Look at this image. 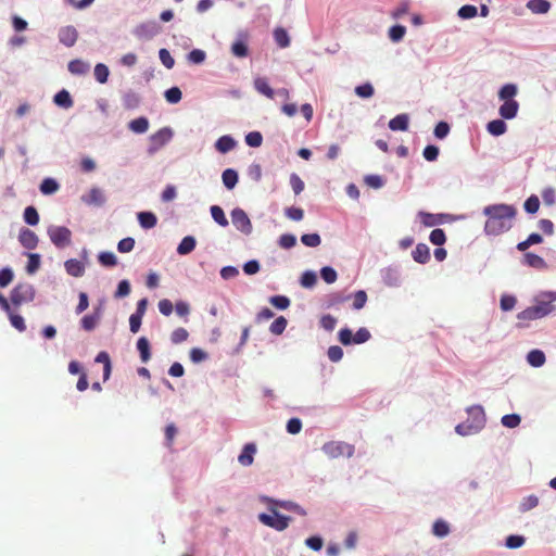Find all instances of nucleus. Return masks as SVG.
<instances>
[{
  "mask_svg": "<svg viewBox=\"0 0 556 556\" xmlns=\"http://www.w3.org/2000/svg\"><path fill=\"white\" fill-rule=\"evenodd\" d=\"M483 214L488 216L484 225L485 235L498 236L511 229V220L515 218L517 210L514 205L500 203L485 206Z\"/></svg>",
  "mask_w": 556,
  "mask_h": 556,
  "instance_id": "f257e3e1",
  "label": "nucleus"
},
{
  "mask_svg": "<svg viewBox=\"0 0 556 556\" xmlns=\"http://www.w3.org/2000/svg\"><path fill=\"white\" fill-rule=\"evenodd\" d=\"M554 301H556L555 291L543 292L535 298V305L527 307L518 313L517 318L519 320H535L543 318L554 311Z\"/></svg>",
  "mask_w": 556,
  "mask_h": 556,
  "instance_id": "f03ea898",
  "label": "nucleus"
},
{
  "mask_svg": "<svg viewBox=\"0 0 556 556\" xmlns=\"http://www.w3.org/2000/svg\"><path fill=\"white\" fill-rule=\"evenodd\" d=\"M468 418L455 427V432L462 437L479 433L486 424L484 409L481 405H472L466 409Z\"/></svg>",
  "mask_w": 556,
  "mask_h": 556,
  "instance_id": "7ed1b4c3",
  "label": "nucleus"
},
{
  "mask_svg": "<svg viewBox=\"0 0 556 556\" xmlns=\"http://www.w3.org/2000/svg\"><path fill=\"white\" fill-rule=\"evenodd\" d=\"M268 510L270 514H258V521L276 531H285L292 520L291 517L280 514L273 505H268Z\"/></svg>",
  "mask_w": 556,
  "mask_h": 556,
  "instance_id": "20e7f679",
  "label": "nucleus"
},
{
  "mask_svg": "<svg viewBox=\"0 0 556 556\" xmlns=\"http://www.w3.org/2000/svg\"><path fill=\"white\" fill-rule=\"evenodd\" d=\"M321 451L329 458H338L340 456L351 458L354 455L355 447L343 441H329L321 446Z\"/></svg>",
  "mask_w": 556,
  "mask_h": 556,
  "instance_id": "39448f33",
  "label": "nucleus"
},
{
  "mask_svg": "<svg viewBox=\"0 0 556 556\" xmlns=\"http://www.w3.org/2000/svg\"><path fill=\"white\" fill-rule=\"evenodd\" d=\"M35 296V287L28 282L16 285L10 293V300L12 304L15 306H20L23 303L31 302L34 301Z\"/></svg>",
  "mask_w": 556,
  "mask_h": 556,
  "instance_id": "423d86ee",
  "label": "nucleus"
},
{
  "mask_svg": "<svg viewBox=\"0 0 556 556\" xmlns=\"http://www.w3.org/2000/svg\"><path fill=\"white\" fill-rule=\"evenodd\" d=\"M47 235L58 249H65L72 243V231L65 226L50 225Z\"/></svg>",
  "mask_w": 556,
  "mask_h": 556,
  "instance_id": "0eeeda50",
  "label": "nucleus"
},
{
  "mask_svg": "<svg viewBox=\"0 0 556 556\" xmlns=\"http://www.w3.org/2000/svg\"><path fill=\"white\" fill-rule=\"evenodd\" d=\"M380 278L388 288H400L403 282L399 265H390L380 269Z\"/></svg>",
  "mask_w": 556,
  "mask_h": 556,
  "instance_id": "6e6552de",
  "label": "nucleus"
},
{
  "mask_svg": "<svg viewBox=\"0 0 556 556\" xmlns=\"http://www.w3.org/2000/svg\"><path fill=\"white\" fill-rule=\"evenodd\" d=\"M161 31V26L155 21H148L137 25L132 35L139 40L148 41L154 38Z\"/></svg>",
  "mask_w": 556,
  "mask_h": 556,
  "instance_id": "1a4fd4ad",
  "label": "nucleus"
},
{
  "mask_svg": "<svg viewBox=\"0 0 556 556\" xmlns=\"http://www.w3.org/2000/svg\"><path fill=\"white\" fill-rule=\"evenodd\" d=\"M174 136L173 129L170 127H163L153 135L150 136V146L148 148L149 154H153L160 148L165 146L167 142L172 140Z\"/></svg>",
  "mask_w": 556,
  "mask_h": 556,
  "instance_id": "9d476101",
  "label": "nucleus"
},
{
  "mask_svg": "<svg viewBox=\"0 0 556 556\" xmlns=\"http://www.w3.org/2000/svg\"><path fill=\"white\" fill-rule=\"evenodd\" d=\"M231 222L237 230L243 235H251L253 227L248 214L240 207H236L231 211Z\"/></svg>",
  "mask_w": 556,
  "mask_h": 556,
  "instance_id": "9b49d317",
  "label": "nucleus"
},
{
  "mask_svg": "<svg viewBox=\"0 0 556 556\" xmlns=\"http://www.w3.org/2000/svg\"><path fill=\"white\" fill-rule=\"evenodd\" d=\"M260 501L267 505H273L276 508L280 507L282 509L293 511L300 516H306V514H307L306 510L302 506H300L298 503L292 502V501L276 500V498L269 497L267 495H261Z\"/></svg>",
  "mask_w": 556,
  "mask_h": 556,
  "instance_id": "f8f14e48",
  "label": "nucleus"
},
{
  "mask_svg": "<svg viewBox=\"0 0 556 556\" xmlns=\"http://www.w3.org/2000/svg\"><path fill=\"white\" fill-rule=\"evenodd\" d=\"M418 216L420 217L421 223L426 227H433V226L441 225V224H444L445 222H450V220L454 219V217L450 214H445V213L433 214V213H428V212H422V211H420L418 213Z\"/></svg>",
  "mask_w": 556,
  "mask_h": 556,
  "instance_id": "ddd939ff",
  "label": "nucleus"
},
{
  "mask_svg": "<svg viewBox=\"0 0 556 556\" xmlns=\"http://www.w3.org/2000/svg\"><path fill=\"white\" fill-rule=\"evenodd\" d=\"M58 39L60 43L67 48H71L76 43L78 39V31L72 25L63 26L58 31Z\"/></svg>",
  "mask_w": 556,
  "mask_h": 556,
  "instance_id": "4468645a",
  "label": "nucleus"
},
{
  "mask_svg": "<svg viewBox=\"0 0 556 556\" xmlns=\"http://www.w3.org/2000/svg\"><path fill=\"white\" fill-rule=\"evenodd\" d=\"M257 452L255 443H247L243 445L241 453L238 456V462L243 467H249L254 462V456Z\"/></svg>",
  "mask_w": 556,
  "mask_h": 556,
  "instance_id": "2eb2a0df",
  "label": "nucleus"
},
{
  "mask_svg": "<svg viewBox=\"0 0 556 556\" xmlns=\"http://www.w3.org/2000/svg\"><path fill=\"white\" fill-rule=\"evenodd\" d=\"M81 201L88 205L102 206L105 203L106 198L100 188L93 187L90 189L88 194H84L81 197Z\"/></svg>",
  "mask_w": 556,
  "mask_h": 556,
  "instance_id": "dca6fc26",
  "label": "nucleus"
},
{
  "mask_svg": "<svg viewBox=\"0 0 556 556\" xmlns=\"http://www.w3.org/2000/svg\"><path fill=\"white\" fill-rule=\"evenodd\" d=\"M18 241L24 248L34 250L37 248L39 239L33 230L22 228L18 233Z\"/></svg>",
  "mask_w": 556,
  "mask_h": 556,
  "instance_id": "f3484780",
  "label": "nucleus"
},
{
  "mask_svg": "<svg viewBox=\"0 0 556 556\" xmlns=\"http://www.w3.org/2000/svg\"><path fill=\"white\" fill-rule=\"evenodd\" d=\"M248 36L244 33H239L237 39L231 45V53L237 58H245L249 53Z\"/></svg>",
  "mask_w": 556,
  "mask_h": 556,
  "instance_id": "a211bd4d",
  "label": "nucleus"
},
{
  "mask_svg": "<svg viewBox=\"0 0 556 556\" xmlns=\"http://www.w3.org/2000/svg\"><path fill=\"white\" fill-rule=\"evenodd\" d=\"M64 267L66 273L75 278L83 277L85 274V265L76 258H70L65 261Z\"/></svg>",
  "mask_w": 556,
  "mask_h": 556,
  "instance_id": "6ab92c4d",
  "label": "nucleus"
},
{
  "mask_svg": "<svg viewBox=\"0 0 556 556\" xmlns=\"http://www.w3.org/2000/svg\"><path fill=\"white\" fill-rule=\"evenodd\" d=\"M100 318H101V307H97L92 314L85 315L81 318V320H80L81 328L86 331H92L96 328V326L98 325Z\"/></svg>",
  "mask_w": 556,
  "mask_h": 556,
  "instance_id": "aec40b11",
  "label": "nucleus"
},
{
  "mask_svg": "<svg viewBox=\"0 0 556 556\" xmlns=\"http://www.w3.org/2000/svg\"><path fill=\"white\" fill-rule=\"evenodd\" d=\"M519 103L517 101H504L500 106L498 113L504 119H513L517 116Z\"/></svg>",
  "mask_w": 556,
  "mask_h": 556,
  "instance_id": "412c9836",
  "label": "nucleus"
},
{
  "mask_svg": "<svg viewBox=\"0 0 556 556\" xmlns=\"http://www.w3.org/2000/svg\"><path fill=\"white\" fill-rule=\"evenodd\" d=\"M522 264L540 270L547 268V264L544 258L531 252L525 253Z\"/></svg>",
  "mask_w": 556,
  "mask_h": 556,
  "instance_id": "4be33fe9",
  "label": "nucleus"
},
{
  "mask_svg": "<svg viewBox=\"0 0 556 556\" xmlns=\"http://www.w3.org/2000/svg\"><path fill=\"white\" fill-rule=\"evenodd\" d=\"M122 101H123V106L125 109L135 110L140 105L141 97L139 96V93L129 89L123 93Z\"/></svg>",
  "mask_w": 556,
  "mask_h": 556,
  "instance_id": "5701e85b",
  "label": "nucleus"
},
{
  "mask_svg": "<svg viewBox=\"0 0 556 556\" xmlns=\"http://www.w3.org/2000/svg\"><path fill=\"white\" fill-rule=\"evenodd\" d=\"M237 146V141L230 135L219 137L215 142V149L219 153H228Z\"/></svg>",
  "mask_w": 556,
  "mask_h": 556,
  "instance_id": "b1692460",
  "label": "nucleus"
},
{
  "mask_svg": "<svg viewBox=\"0 0 556 556\" xmlns=\"http://www.w3.org/2000/svg\"><path fill=\"white\" fill-rule=\"evenodd\" d=\"M137 219H138L139 225L143 229H151V228L155 227L157 224L156 215L150 211L139 212L137 214Z\"/></svg>",
  "mask_w": 556,
  "mask_h": 556,
  "instance_id": "393cba45",
  "label": "nucleus"
},
{
  "mask_svg": "<svg viewBox=\"0 0 556 556\" xmlns=\"http://www.w3.org/2000/svg\"><path fill=\"white\" fill-rule=\"evenodd\" d=\"M415 262L419 264H427L430 260V249L425 243H418L412 252Z\"/></svg>",
  "mask_w": 556,
  "mask_h": 556,
  "instance_id": "a878e982",
  "label": "nucleus"
},
{
  "mask_svg": "<svg viewBox=\"0 0 556 556\" xmlns=\"http://www.w3.org/2000/svg\"><path fill=\"white\" fill-rule=\"evenodd\" d=\"M409 117L407 114H399L391 118L389 122V128L393 131H405L408 129Z\"/></svg>",
  "mask_w": 556,
  "mask_h": 556,
  "instance_id": "bb28decb",
  "label": "nucleus"
},
{
  "mask_svg": "<svg viewBox=\"0 0 556 556\" xmlns=\"http://www.w3.org/2000/svg\"><path fill=\"white\" fill-rule=\"evenodd\" d=\"M53 102L62 109H70L74 104L71 93L66 89L58 91L53 97Z\"/></svg>",
  "mask_w": 556,
  "mask_h": 556,
  "instance_id": "cd10ccee",
  "label": "nucleus"
},
{
  "mask_svg": "<svg viewBox=\"0 0 556 556\" xmlns=\"http://www.w3.org/2000/svg\"><path fill=\"white\" fill-rule=\"evenodd\" d=\"M254 88L255 90L267 97L268 99H273L275 96V90L269 86L267 79L265 77H256L254 79Z\"/></svg>",
  "mask_w": 556,
  "mask_h": 556,
  "instance_id": "c85d7f7f",
  "label": "nucleus"
},
{
  "mask_svg": "<svg viewBox=\"0 0 556 556\" xmlns=\"http://www.w3.org/2000/svg\"><path fill=\"white\" fill-rule=\"evenodd\" d=\"M67 68L71 74L81 76L88 73L90 64L80 59H75L68 63Z\"/></svg>",
  "mask_w": 556,
  "mask_h": 556,
  "instance_id": "c756f323",
  "label": "nucleus"
},
{
  "mask_svg": "<svg viewBox=\"0 0 556 556\" xmlns=\"http://www.w3.org/2000/svg\"><path fill=\"white\" fill-rule=\"evenodd\" d=\"M533 14H546L551 9L547 0H529L526 4Z\"/></svg>",
  "mask_w": 556,
  "mask_h": 556,
  "instance_id": "7c9ffc66",
  "label": "nucleus"
},
{
  "mask_svg": "<svg viewBox=\"0 0 556 556\" xmlns=\"http://www.w3.org/2000/svg\"><path fill=\"white\" fill-rule=\"evenodd\" d=\"M222 180L228 190H232L239 180L238 172L233 168H226L222 174Z\"/></svg>",
  "mask_w": 556,
  "mask_h": 556,
  "instance_id": "2f4dec72",
  "label": "nucleus"
},
{
  "mask_svg": "<svg viewBox=\"0 0 556 556\" xmlns=\"http://www.w3.org/2000/svg\"><path fill=\"white\" fill-rule=\"evenodd\" d=\"M195 245H197L195 238L193 236H186L179 242V244L177 247V253L179 255H187L195 249Z\"/></svg>",
  "mask_w": 556,
  "mask_h": 556,
  "instance_id": "473e14b6",
  "label": "nucleus"
},
{
  "mask_svg": "<svg viewBox=\"0 0 556 556\" xmlns=\"http://www.w3.org/2000/svg\"><path fill=\"white\" fill-rule=\"evenodd\" d=\"M128 128L135 134H144L149 129V119L144 116L137 117L128 123Z\"/></svg>",
  "mask_w": 556,
  "mask_h": 556,
  "instance_id": "72a5a7b5",
  "label": "nucleus"
},
{
  "mask_svg": "<svg viewBox=\"0 0 556 556\" xmlns=\"http://www.w3.org/2000/svg\"><path fill=\"white\" fill-rule=\"evenodd\" d=\"M545 361H546V357H545L544 352L539 349L531 350L527 354V362L532 367L539 368L544 365Z\"/></svg>",
  "mask_w": 556,
  "mask_h": 556,
  "instance_id": "f704fd0d",
  "label": "nucleus"
},
{
  "mask_svg": "<svg viewBox=\"0 0 556 556\" xmlns=\"http://www.w3.org/2000/svg\"><path fill=\"white\" fill-rule=\"evenodd\" d=\"M486 130L492 136L498 137L506 132L507 125L503 119H493L486 124Z\"/></svg>",
  "mask_w": 556,
  "mask_h": 556,
  "instance_id": "c9c22d12",
  "label": "nucleus"
},
{
  "mask_svg": "<svg viewBox=\"0 0 556 556\" xmlns=\"http://www.w3.org/2000/svg\"><path fill=\"white\" fill-rule=\"evenodd\" d=\"M137 350L140 354L142 363H147L151 358L150 343L146 337H140L137 341Z\"/></svg>",
  "mask_w": 556,
  "mask_h": 556,
  "instance_id": "e433bc0d",
  "label": "nucleus"
},
{
  "mask_svg": "<svg viewBox=\"0 0 556 556\" xmlns=\"http://www.w3.org/2000/svg\"><path fill=\"white\" fill-rule=\"evenodd\" d=\"M28 257L25 270L28 275H34L38 271L41 265V256L38 253H27Z\"/></svg>",
  "mask_w": 556,
  "mask_h": 556,
  "instance_id": "4c0bfd02",
  "label": "nucleus"
},
{
  "mask_svg": "<svg viewBox=\"0 0 556 556\" xmlns=\"http://www.w3.org/2000/svg\"><path fill=\"white\" fill-rule=\"evenodd\" d=\"M518 88L515 84H506L498 90V98L502 101H515L513 98L517 94Z\"/></svg>",
  "mask_w": 556,
  "mask_h": 556,
  "instance_id": "58836bf2",
  "label": "nucleus"
},
{
  "mask_svg": "<svg viewBox=\"0 0 556 556\" xmlns=\"http://www.w3.org/2000/svg\"><path fill=\"white\" fill-rule=\"evenodd\" d=\"M211 216L216 224L222 227H227L229 222L225 215L224 210L219 205H212L210 207Z\"/></svg>",
  "mask_w": 556,
  "mask_h": 556,
  "instance_id": "ea45409f",
  "label": "nucleus"
},
{
  "mask_svg": "<svg viewBox=\"0 0 556 556\" xmlns=\"http://www.w3.org/2000/svg\"><path fill=\"white\" fill-rule=\"evenodd\" d=\"M39 190L42 194L50 195L59 190V184L54 178H45L39 186Z\"/></svg>",
  "mask_w": 556,
  "mask_h": 556,
  "instance_id": "a19ab883",
  "label": "nucleus"
},
{
  "mask_svg": "<svg viewBox=\"0 0 556 556\" xmlns=\"http://www.w3.org/2000/svg\"><path fill=\"white\" fill-rule=\"evenodd\" d=\"M405 34L406 27L401 24L393 25L388 30V37L394 43L402 41Z\"/></svg>",
  "mask_w": 556,
  "mask_h": 556,
  "instance_id": "79ce46f5",
  "label": "nucleus"
},
{
  "mask_svg": "<svg viewBox=\"0 0 556 556\" xmlns=\"http://www.w3.org/2000/svg\"><path fill=\"white\" fill-rule=\"evenodd\" d=\"M539 505V497L534 494L528 495L521 500L518 506L520 513H527Z\"/></svg>",
  "mask_w": 556,
  "mask_h": 556,
  "instance_id": "37998d69",
  "label": "nucleus"
},
{
  "mask_svg": "<svg viewBox=\"0 0 556 556\" xmlns=\"http://www.w3.org/2000/svg\"><path fill=\"white\" fill-rule=\"evenodd\" d=\"M98 262L103 267H114L117 265V257L113 252L102 251L98 254Z\"/></svg>",
  "mask_w": 556,
  "mask_h": 556,
  "instance_id": "c03bdc74",
  "label": "nucleus"
},
{
  "mask_svg": "<svg viewBox=\"0 0 556 556\" xmlns=\"http://www.w3.org/2000/svg\"><path fill=\"white\" fill-rule=\"evenodd\" d=\"M24 222L29 226H36L39 223V214L35 206L29 205L25 207L23 213Z\"/></svg>",
  "mask_w": 556,
  "mask_h": 556,
  "instance_id": "a18cd8bd",
  "label": "nucleus"
},
{
  "mask_svg": "<svg viewBox=\"0 0 556 556\" xmlns=\"http://www.w3.org/2000/svg\"><path fill=\"white\" fill-rule=\"evenodd\" d=\"M274 39L280 48H287L290 46L289 34L282 27H278L274 30Z\"/></svg>",
  "mask_w": 556,
  "mask_h": 556,
  "instance_id": "49530a36",
  "label": "nucleus"
},
{
  "mask_svg": "<svg viewBox=\"0 0 556 556\" xmlns=\"http://www.w3.org/2000/svg\"><path fill=\"white\" fill-rule=\"evenodd\" d=\"M450 526L446 521L438 519L432 526V533L438 538H445L450 533Z\"/></svg>",
  "mask_w": 556,
  "mask_h": 556,
  "instance_id": "de8ad7c7",
  "label": "nucleus"
},
{
  "mask_svg": "<svg viewBox=\"0 0 556 556\" xmlns=\"http://www.w3.org/2000/svg\"><path fill=\"white\" fill-rule=\"evenodd\" d=\"M94 78L99 84H105L109 79L110 70L103 63H98L93 70Z\"/></svg>",
  "mask_w": 556,
  "mask_h": 556,
  "instance_id": "09e8293b",
  "label": "nucleus"
},
{
  "mask_svg": "<svg viewBox=\"0 0 556 556\" xmlns=\"http://www.w3.org/2000/svg\"><path fill=\"white\" fill-rule=\"evenodd\" d=\"M317 282V275L313 270H305L300 278L303 288L312 289Z\"/></svg>",
  "mask_w": 556,
  "mask_h": 556,
  "instance_id": "8fccbe9b",
  "label": "nucleus"
},
{
  "mask_svg": "<svg viewBox=\"0 0 556 556\" xmlns=\"http://www.w3.org/2000/svg\"><path fill=\"white\" fill-rule=\"evenodd\" d=\"M478 15V9L472 4H465L457 11V16L462 20H470Z\"/></svg>",
  "mask_w": 556,
  "mask_h": 556,
  "instance_id": "3c124183",
  "label": "nucleus"
},
{
  "mask_svg": "<svg viewBox=\"0 0 556 556\" xmlns=\"http://www.w3.org/2000/svg\"><path fill=\"white\" fill-rule=\"evenodd\" d=\"M364 182L372 189H380L384 186L386 179L380 175L370 174L364 177Z\"/></svg>",
  "mask_w": 556,
  "mask_h": 556,
  "instance_id": "603ef678",
  "label": "nucleus"
},
{
  "mask_svg": "<svg viewBox=\"0 0 556 556\" xmlns=\"http://www.w3.org/2000/svg\"><path fill=\"white\" fill-rule=\"evenodd\" d=\"M165 100L170 104L178 103L182 98V92L178 87H170L164 92Z\"/></svg>",
  "mask_w": 556,
  "mask_h": 556,
  "instance_id": "864d4df0",
  "label": "nucleus"
},
{
  "mask_svg": "<svg viewBox=\"0 0 556 556\" xmlns=\"http://www.w3.org/2000/svg\"><path fill=\"white\" fill-rule=\"evenodd\" d=\"M288 325L287 319L283 316L277 317L269 326V331L273 334L279 336L283 333Z\"/></svg>",
  "mask_w": 556,
  "mask_h": 556,
  "instance_id": "5fc2aeb1",
  "label": "nucleus"
},
{
  "mask_svg": "<svg viewBox=\"0 0 556 556\" xmlns=\"http://www.w3.org/2000/svg\"><path fill=\"white\" fill-rule=\"evenodd\" d=\"M301 242L308 248H316L321 243V238L318 233H304L301 236Z\"/></svg>",
  "mask_w": 556,
  "mask_h": 556,
  "instance_id": "6e6d98bb",
  "label": "nucleus"
},
{
  "mask_svg": "<svg viewBox=\"0 0 556 556\" xmlns=\"http://www.w3.org/2000/svg\"><path fill=\"white\" fill-rule=\"evenodd\" d=\"M206 59V53L201 49H193L187 54V60L192 64H202Z\"/></svg>",
  "mask_w": 556,
  "mask_h": 556,
  "instance_id": "4d7b16f0",
  "label": "nucleus"
},
{
  "mask_svg": "<svg viewBox=\"0 0 556 556\" xmlns=\"http://www.w3.org/2000/svg\"><path fill=\"white\" fill-rule=\"evenodd\" d=\"M429 240L432 244L441 247L446 241V236L443 229L435 228L430 232Z\"/></svg>",
  "mask_w": 556,
  "mask_h": 556,
  "instance_id": "13d9d810",
  "label": "nucleus"
},
{
  "mask_svg": "<svg viewBox=\"0 0 556 556\" xmlns=\"http://www.w3.org/2000/svg\"><path fill=\"white\" fill-rule=\"evenodd\" d=\"M355 93L363 99L371 98L375 89L370 83H365L355 87Z\"/></svg>",
  "mask_w": 556,
  "mask_h": 556,
  "instance_id": "bf43d9fd",
  "label": "nucleus"
},
{
  "mask_svg": "<svg viewBox=\"0 0 556 556\" xmlns=\"http://www.w3.org/2000/svg\"><path fill=\"white\" fill-rule=\"evenodd\" d=\"M523 208L529 214H535L540 208V200L538 195H530L523 203Z\"/></svg>",
  "mask_w": 556,
  "mask_h": 556,
  "instance_id": "052dcab7",
  "label": "nucleus"
},
{
  "mask_svg": "<svg viewBox=\"0 0 556 556\" xmlns=\"http://www.w3.org/2000/svg\"><path fill=\"white\" fill-rule=\"evenodd\" d=\"M501 422L504 427L513 429L520 425L521 417L518 414H507L502 417Z\"/></svg>",
  "mask_w": 556,
  "mask_h": 556,
  "instance_id": "680f3d73",
  "label": "nucleus"
},
{
  "mask_svg": "<svg viewBox=\"0 0 556 556\" xmlns=\"http://www.w3.org/2000/svg\"><path fill=\"white\" fill-rule=\"evenodd\" d=\"M320 277L326 283H333L338 278L336 269L331 266H324L320 269Z\"/></svg>",
  "mask_w": 556,
  "mask_h": 556,
  "instance_id": "e2e57ef3",
  "label": "nucleus"
},
{
  "mask_svg": "<svg viewBox=\"0 0 556 556\" xmlns=\"http://www.w3.org/2000/svg\"><path fill=\"white\" fill-rule=\"evenodd\" d=\"M269 303L278 309H287L291 302L286 295H273L269 298Z\"/></svg>",
  "mask_w": 556,
  "mask_h": 556,
  "instance_id": "0e129e2a",
  "label": "nucleus"
},
{
  "mask_svg": "<svg viewBox=\"0 0 556 556\" xmlns=\"http://www.w3.org/2000/svg\"><path fill=\"white\" fill-rule=\"evenodd\" d=\"M450 130H451V127H450L448 123L441 121L435 125V127L433 129V135L435 138L442 140L447 137V135L450 134Z\"/></svg>",
  "mask_w": 556,
  "mask_h": 556,
  "instance_id": "69168bd1",
  "label": "nucleus"
},
{
  "mask_svg": "<svg viewBox=\"0 0 556 556\" xmlns=\"http://www.w3.org/2000/svg\"><path fill=\"white\" fill-rule=\"evenodd\" d=\"M278 244L286 250L292 249L296 244V237L292 233H283L279 237Z\"/></svg>",
  "mask_w": 556,
  "mask_h": 556,
  "instance_id": "338daca9",
  "label": "nucleus"
},
{
  "mask_svg": "<svg viewBox=\"0 0 556 556\" xmlns=\"http://www.w3.org/2000/svg\"><path fill=\"white\" fill-rule=\"evenodd\" d=\"M526 542V539L522 535L518 534H510L505 540L506 547L510 549L519 548L521 547Z\"/></svg>",
  "mask_w": 556,
  "mask_h": 556,
  "instance_id": "774afa93",
  "label": "nucleus"
}]
</instances>
